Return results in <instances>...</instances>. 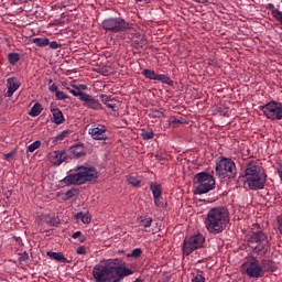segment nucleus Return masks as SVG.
<instances>
[{"mask_svg":"<svg viewBox=\"0 0 282 282\" xmlns=\"http://www.w3.org/2000/svg\"><path fill=\"white\" fill-rule=\"evenodd\" d=\"M131 274H133V270L127 268L120 259L105 264H96L93 268V276L96 282H120L124 276H131Z\"/></svg>","mask_w":282,"mask_h":282,"instance_id":"f257e3e1","label":"nucleus"},{"mask_svg":"<svg viewBox=\"0 0 282 282\" xmlns=\"http://www.w3.org/2000/svg\"><path fill=\"white\" fill-rule=\"evenodd\" d=\"M230 221V214L226 207H214L208 210L205 218V228L212 235H219L224 232Z\"/></svg>","mask_w":282,"mask_h":282,"instance_id":"f03ea898","label":"nucleus"},{"mask_svg":"<svg viewBox=\"0 0 282 282\" xmlns=\"http://www.w3.org/2000/svg\"><path fill=\"white\" fill-rule=\"evenodd\" d=\"M247 246L259 257H265L270 248V240H268V236L263 231H253L247 236Z\"/></svg>","mask_w":282,"mask_h":282,"instance_id":"7ed1b4c3","label":"nucleus"},{"mask_svg":"<svg viewBox=\"0 0 282 282\" xmlns=\"http://www.w3.org/2000/svg\"><path fill=\"white\" fill-rule=\"evenodd\" d=\"M133 24L127 22L122 18H108L101 22L102 30L106 32H111L112 34H118V32H127L131 30Z\"/></svg>","mask_w":282,"mask_h":282,"instance_id":"20e7f679","label":"nucleus"},{"mask_svg":"<svg viewBox=\"0 0 282 282\" xmlns=\"http://www.w3.org/2000/svg\"><path fill=\"white\" fill-rule=\"evenodd\" d=\"M216 175L219 177H237V165L235 161L221 156L216 161Z\"/></svg>","mask_w":282,"mask_h":282,"instance_id":"39448f33","label":"nucleus"},{"mask_svg":"<svg viewBox=\"0 0 282 282\" xmlns=\"http://www.w3.org/2000/svg\"><path fill=\"white\" fill-rule=\"evenodd\" d=\"M260 110L268 120H282V102L269 101L264 106H261Z\"/></svg>","mask_w":282,"mask_h":282,"instance_id":"423d86ee","label":"nucleus"},{"mask_svg":"<svg viewBox=\"0 0 282 282\" xmlns=\"http://www.w3.org/2000/svg\"><path fill=\"white\" fill-rule=\"evenodd\" d=\"M204 241H206V238H204V235L198 234L189 237L188 240H185L183 242V253L188 257L189 254H193L195 250H199V248H204Z\"/></svg>","mask_w":282,"mask_h":282,"instance_id":"0eeeda50","label":"nucleus"},{"mask_svg":"<svg viewBox=\"0 0 282 282\" xmlns=\"http://www.w3.org/2000/svg\"><path fill=\"white\" fill-rule=\"evenodd\" d=\"M197 186L194 188V195H206L215 188V177H198Z\"/></svg>","mask_w":282,"mask_h":282,"instance_id":"6e6552de","label":"nucleus"},{"mask_svg":"<svg viewBox=\"0 0 282 282\" xmlns=\"http://www.w3.org/2000/svg\"><path fill=\"white\" fill-rule=\"evenodd\" d=\"M242 271L246 272L250 279H261V276H263V269L258 260L246 261L242 264Z\"/></svg>","mask_w":282,"mask_h":282,"instance_id":"1a4fd4ad","label":"nucleus"},{"mask_svg":"<svg viewBox=\"0 0 282 282\" xmlns=\"http://www.w3.org/2000/svg\"><path fill=\"white\" fill-rule=\"evenodd\" d=\"M82 102L83 107H86V109H93L94 111L102 110V104L87 93L82 97Z\"/></svg>","mask_w":282,"mask_h":282,"instance_id":"9d476101","label":"nucleus"},{"mask_svg":"<svg viewBox=\"0 0 282 282\" xmlns=\"http://www.w3.org/2000/svg\"><path fill=\"white\" fill-rule=\"evenodd\" d=\"M246 177H263V167L259 162H250L245 170Z\"/></svg>","mask_w":282,"mask_h":282,"instance_id":"9b49d317","label":"nucleus"},{"mask_svg":"<svg viewBox=\"0 0 282 282\" xmlns=\"http://www.w3.org/2000/svg\"><path fill=\"white\" fill-rule=\"evenodd\" d=\"M265 177H247L243 181L245 186L247 185L250 191H261L265 187Z\"/></svg>","mask_w":282,"mask_h":282,"instance_id":"f8f14e48","label":"nucleus"},{"mask_svg":"<svg viewBox=\"0 0 282 282\" xmlns=\"http://www.w3.org/2000/svg\"><path fill=\"white\" fill-rule=\"evenodd\" d=\"M50 162L54 166H61L67 160V152L65 150H56L48 154Z\"/></svg>","mask_w":282,"mask_h":282,"instance_id":"ddd939ff","label":"nucleus"},{"mask_svg":"<svg viewBox=\"0 0 282 282\" xmlns=\"http://www.w3.org/2000/svg\"><path fill=\"white\" fill-rule=\"evenodd\" d=\"M87 182L96 183V177H64L61 181L65 186H72L73 184L80 186L83 184H87Z\"/></svg>","mask_w":282,"mask_h":282,"instance_id":"4468645a","label":"nucleus"},{"mask_svg":"<svg viewBox=\"0 0 282 282\" xmlns=\"http://www.w3.org/2000/svg\"><path fill=\"white\" fill-rule=\"evenodd\" d=\"M88 133L93 140H107V127L105 126L93 127L88 130Z\"/></svg>","mask_w":282,"mask_h":282,"instance_id":"2eb2a0df","label":"nucleus"},{"mask_svg":"<svg viewBox=\"0 0 282 282\" xmlns=\"http://www.w3.org/2000/svg\"><path fill=\"white\" fill-rule=\"evenodd\" d=\"M67 177H98L95 167L80 166L76 174H69Z\"/></svg>","mask_w":282,"mask_h":282,"instance_id":"dca6fc26","label":"nucleus"},{"mask_svg":"<svg viewBox=\"0 0 282 282\" xmlns=\"http://www.w3.org/2000/svg\"><path fill=\"white\" fill-rule=\"evenodd\" d=\"M8 90L6 93L7 98H12L14 91L21 87V84L19 83V79L17 77H11L7 80Z\"/></svg>","mask_w":282,"mask_h":282,"instance_id":"f3484780","label":"nucleus"},{"mask_svg":"<svg viewBox=\"0 0 282 282\" xmlns=\"http://www.w3.org/2000/svg\"><path fill=\"white\" fill-rule=\"evenodd\" d=\"M53 115V122L54 124H63L65 122V116H63V111L58 108L51 109Z\"/></svg>","mask_w":282,"mask_h":282,"instance_id":"a211bd4d","label":"nucleus"},{"mask_svg":"<svg viewBox=\"0 0 282 282\" xmlns=\"http://www.w3.org/2000/svg\"><path fill=\"white\" fill-rule=\"evenodd\" d=\"M69 153L74 155V158H83L85 156V147L83 144H75L69 148Z\"/></svg>","mask_w":282,"mask_h":282,"instance_id":"6ab92c4d","label":"nucleus"},{"mask_svg":"<svg viewBox=\"0 0 282 282\" xmlns=\"http://www.w3.org/2000/svg\"><path fill=\"white\" fill-rule=\"evenodd\" d=\"M261 269L263 270V274H265V272H275L276 263L272 260H263Z\"/></svg>","mask_w":282,"mask_h":282,"instance_id":"aec40b11","label":"nucleus"},{"mask_svg":"<svg viewBox=\"0 0 282 282\" xmlns=\"http://www.w3.org/2000/svg\"><path fill=\"white\" fill-rule=\"evenodd\" d=\"M47 257L54 259L55 261H59V263H67V258H65L62 252L47 251Z\"/></svg>","mask_w":282,"mask_h":282,"instance_id":"412c9836","label":"nucleus"},{"mask_svg":"<svg viewBox=\"0 0 282 282\" xmlns=\"http://www.w3.org/2000/svg\"><path fill=\"white\" fill-rule=\"evenodd\" d=\"M31 42L34 43L36 47H47V45H50V39L47 37H34Z\"/></svg>","mask_w":282,"mask_h":282,"instance_id":"4be33fe9","label":"nucleus"},{"mask_svg":"<svg viewBox=\"0 0 282 282\" xmlns=\"http://www.w3.org/2000/svg\"><path fill=\"white\" fill-rule=\"evenodd\" d=\"M150 191H152L153 197H162V185L158 183L150 184Z\"/></svg>","mask_w":282,"mask_h":282,"instance_id":"5701e85b","label":"nucleus"},{"mask_svg":"<svg viewBox=\"0 0 282 282\" xmlns=\"http://www.w3.org/2000/svg\"><path fill=\"white\" fill-rule=\"evenodd\" d=\"M80 195V191L78 188H70L65 193V197H63V202H68V199H74V197H78Z\"/></svg>","mask_w":282,"mask_h":282,"instance_id":"b1692460","label":"nucleus"},{"mask_svg":"<svg viewBox=\"0 0 282 282\" xmlns=\"http://www.w3.org/2000/svg\"><path fill=\"white\" fill-rule=\"evenodd\" d=\"M142 76H145L149 80H158V73L153 69L145 68L141 72Z\"/></svg>","mask_w":282,"mask_h":282,"instance_id":"393cba45","label":"nucleus"},{"mask_svg":"<svg viewBox=\"0 0 282 282\" xmlns=\"http://www.w3.org/2000/svg\"><path fill=\"white\" fill-rule=\"evenodd\" d=\"M41 111H43V106L41 104L36 102L31 108L30 116L32 118H36L37 116H41Z\"/></svg>","mask_w":282,"mask_h":282,"instance_id":"a878e982","label":"nucleus"},{"mask_svg":"<svg viewBox=\"0 0 282 282\" xmlns=\"http://www.w3.org/2000/svg\"><path fill=\"white\" fill-rule=\"evenodd\" d=\"M153 224V219L151 217H140L139 218V226L142 228H151Z\"/></svg>","mask_w":282,"mask_h":282,"instance_id":"bb28decb","label":"nucleus"},{"mask_svg":"<svg viewBox=\"0 0 282 282\" xmlns=\"http://www.w3.org/2000/svg\"><path fill=\"white\" fill-rule=\"evenodd\" d=\"M8 61L10 65H17L21 61V55L19 53H9Z\"/></svg>","mask_w":282,"mask_h":282,"instance_id":"cd10ccee","label":"nucleus"},{"mask_svg":"<svg viewBox=\"0 0 282 282\" xmlns=\"http://www.w3.org/2000/svg\"><path fill=\"white\" fill-rule=\"evenodd\" d=\"M156 80H159V83H163L164 85H170V87L173 85V79L166 75L159 74L156 76Z\"/></svg>","mask_w":282,"mask_h":282,"instance_id":"c85d7f7f","label":"nucleus"},{"mask_svg":"<svg viewBox=\"0 0 282 282\" xmlns=\"http://www.w3.org/2000/svg\"><path fill=\"white\" fill-rule=\"evenodd\" d=\"M36 149H41V141H34L33 143H31L29 147H28V149H26V151L29 152V153H34V151H36Z\"/></svg>","mask_w":282,"mask_h":282,"instance_id":"c756f323","label":"nucleus"},{"mask_svg":"<svg viewBox=\"0 0 282 282\" xmlns=\"http://www.w3.org/2000/svg\"><path fill=\"white\" fill-rule=\"evenodd\" d=\"M72 238L73 239H79L80 243H85V241H87V237H85L82 231L74 232Z\"/></svg>","mask_w":282,"mask_h":282,"instance_id":"7c9ffc66","label":"nucleus"},{"mask_svg":"<svg viewBox=\"0 0 282 282\" xmlns=\"http://www.w3.org/2000/svg\"><path fill=\"white\" fill-rule=\"evenodd\" d=\"M106 107H108V109H111V111H116V109H118V100H116V98H112L106 104Z\"/></svg>","mask_w":282,"mask_h":282,"instance_id":"2f4dec72","label":"nucleus"},{"mask_svg":"<svg viewBox=\"0 0 282 282\" xmlns=\"http://www.w3.org/2000/svg\"><path fill=\"white\" fill-rule=\"evenodd\" d=\"M127 183L130 184V186H140L142 184V181L138 180V177H128Z\"/></svg>","mask_w":282,"mask_h":282,"instance_id":"473e14b6","label":"nucleus"},{"mask_svg":"<svg viewBox=\"0 0 282 282\" xmlns=\"http://www.w3.org/2000/svg\"><path fill=\"white\" fill-rule=\"evenodd\" d=\"M272 17H273L274 19H276V20L279 21V23H281V25H282V11H281V10H279V9H273V10H272Z\"/></svg>","mask_w":282,"mask_h":282,"instance_id":"72a5a7b5","label":"nucleus"},{"mask_svg":"<svg viewBox=\"0 0 282 282\" xmlns=\"http://www.w3.org/2000/svg\"><path fill=\"white\" fill-rule=\"evenodd\" d=\"M143 140H153V138H155V132H153V130L150 131H145L141 133Z\"/></svg>","mask_w":282,"mask_h":282,"instance_id":"f704fd0d","label":"nucleus"},{"mask_svg":"<svg viewBox=\"0 0 282 282\" xmlns=\"http://www.w3.org/2000/svg\"><path fill=\"white\" fill-rule=\"evenodd\" d=\"M3 158L7 162H12V160H14V158H17V150H13L7 154H3Z\"/></svg>","mask_w":282,"mask_h":282,"instance_id":"c9c22d12","label":"nucleus"},{"mask_svg":"<svg viewBox=\"0 0 282 282\" xmlns=\"http://www.w3.org/2000/svg\"><path fill=\"white\" fill-rule=\"evenodd\" d=\"M141 256H142L141 248L133 249L132 252L130 254H128V257H132L133 259H138Z\"/></svg>","mask_w":282,"mask_h":282,"instance_id":"e433bc0d","label":"nucleus"},{"mask_svg":"<svg viewBox=\"0 0 282 282\" xmlns=\"http://www.w3.org/2000/svg\"><path fill=\"white\" fill-rule=\"evenodd\" d=\"M99 74H101V76H109L111 74V67L104 66L99 68Z\"/></svg>","mask_w":282,"mask_h":282,"instance_id":"4c0bfd02","label":"nucleus"},{"mask_svg":"<svg viewBox=\"0 0 282 282\" xmlns=\"http://www.w3.org/2000/svg\"><path fill=\"white\" fill-rule=\"evenodd\" d=\"M55 97H56L57 100H67V98H69L68 95L64 94V93L61 91V90H57V91L55 93Z\"/></svg>","mask_w":282,"mask_h":282,"instance_id":"58836bf2","label":"nucleus"},{"mask_svg":"<svg viewBox=\"0 0 282 282\" xmlns=\"http://www.w3.org/2000/svg\"><path fill=\"white\" fill-rule=\"evenodd\" d=\"M70 94H73L76 98H79V100H83V97L85 96V91H80V90H69Z\"/></svg>","mask_w":282,"mask_h":282,"instance_id":"ea45409f","label":"nucleus"},{"mask_svg":"<svg viewBox=\"0 0 282 282\" xmlns=\"http://www.w3.org/2000/svg\"><path fill=\"white\" fill-rule=\"evenodd\" d=\"M161 199L162 197H154L155 206H158V208H166V205Z\"/></svg>","mask_w":282,"mask_h":282,"instance_id":"a19ab883","label":"nucleus"},{"mask_svg":"<svg viewBox=\"0 0 282 282\" xmlns=\"http://www.w3.org/2000/svg\"><path fill=\"white\" fill-rule=\"evenodd\" d=\"M170 124H171L172 127H175L176 124H184V121H182V119H177V118H175V117H172V118L170 119Z\"/></svg>","mask_w":282,"mask_h":282,"instance_id":"79ce46f5","label":"nucleus"},{"mask_svg":"<svg viewBox=\"0 0 282 282\" xmlns=\"http://www.w3.org/2000/svg\"><path fill=\"white\" fill-rule=\"evenodd\" d=\"M151 118H164V112L160 111V110H153L150 113Z\"/></svg>","mask_w":282,"mask_h":282,"instance_id":"37998d69","label":"nucleus"},{"mask_svg":"<svg viewBox=\"0 0 282 282\" xmlns=\"http://www.w3.org/2000/svg\"><path fill=\"white\" fill-rule=\"evenodd\" d=\"M82 223L83 224H91V215H89V213H84V216L82 218Z\"/></svg>","mask_w":282,"mask_h":282,"instance_id":"c03bdc74","label":"nucleus"},{"mask_svg":"<svg viewBox=\"0 0 282 282\" xmlns=\"http://www.w3.org/2000/svg\"><path fill=\"white\" fill-rule=\"evenodd\" d=\"M192 282H206V278L202 274H196L193 279Z\"/></svg>","mask_w":282,"mask_h":282,"instance_id":"a18cd8bd","label":"nucleus"},{"mask_svg":"<svg viewBox=\"0 0 282 282\" xmlns=\"http://www.w3.org/2000/svg\"><path fill=\"white\" fill-rule=\"evenodd\" d=\"M48 46L51 50H58L62 45L58 44V42L53 41V42H48Z\"/></svg>","mask_w":282,"mask_h":282,"instance_id":"49530a36","label":"nucleus"},{"mask_svg":"<svg viewBox=\"0 0 282 282\" xmlns=\"http://www.w3.org/2000/svg\"><path fill=\"white\" fill-rule=\"evenodd\" d=\"M100 98H101V102L104 105H107L109 102V100H111V96H107V95H100Z\"/></svg>","mask_w":282,"mask_h":282,"instance_id":"de8ad7c7","label":"nucleus"},{"mask_svg":"<svg viewBox=\"0 0 282 282\" xmlns=\"http://www.w3.org/2000/svg\"><path fill=\"white\" fill-rule=\"evenodd\" d=\"M194 177H213V175L207 172H200L194 175Z\"/></svg>","mask_w":282,"mask_h":282,"instance_id":"09e8293b","label":"nucleus"},{"mask_svg":"<svg viewBox=\"0 0 282 282\" xmlns=\"http://www.w3.org/2000/svg\"><path fill=\"white\" fill-rule=\"evenodd\" d=\"M76 252L77 254H87V249L84 246H79Z\"/></svg>","mask_w":282,"mask_h":282,"instance_id":"8fccbe9b","label":"nucleus"},{"mask_svg":"<svg viewBox=\"0 0 282 282\" xmlns=\"http://www.w3.org/2000/svg\"><path fill=\"white\" fill-rule=\"evenodd\" d=\"M48 90L52 91L53 94H56V93L58 91V85L52 84V85L48 87Z\"/></svg>","mask_w":282,"mask_h":282,"instance_id":"3c124183","label":"nucleus"},{"mask_svg":"<svg viewBox=\"0 0 282 282\" xmlns=\"http://www.w3.org/2000/svg\"><path fill=\"white\" fill-rule=\"evenodd\" d=\"M68 131H63L61 134L56 137V140H65L67 138Z\"/></svg>","mask_w":282,"mask_h":282,"instance_id":"603ef678","label":"nucleus"},{"mask_svg":"<svg viewBox=\"0 0 282 282\" xmlns=\"http://www.w3.org/2000/svg\"><path fill=\"white\" fill-rule=\"evenodd\" d=\"M28 259H30V256L28 254V252H24L19 258V261H28Z\"/></svg>","mask_w":282,"mask_h":282,"instance_id":"864d4df0","label":"nucleus"},{"mask_svg":"<svg viewBox=\"0 0 282 282\" xmlns=\"http://www.w3.org/2000/svg\"><path fill=\"white\" fill-rule=\"evenodd\" d=\"M85 216V213H83V212H79V213H77V214H75L74 215V217L76 218V219H80V221H83V217Z\"/></svg>","mask_w":282,"mask_h":282,"instance_id":"5fc2aeb1","label":"nucleus"},{"mask_svg":"<svg viewBox=\"0 0 282 282\" xmlns=\"http://www.w3.org/2000/svg\"><path fill=\"white\" fill-rule=\"evenodd\" d=\"M278 175L279 177H282V164L278 167Z\"/></svg>","mask_w":282,"mask_h":282,"instance_id":"6e6d98bb","label":"nucleus"},{"mask_svg":"<svg viewBox=\"0 0 282 282\" xmlns=\"http://www.w3.org/2000/svg\"><path fill=\"white\" fill-rule=\"evenodd\" d=\"M52 83H54V80L48 79V85H50V86L53 85Z\"/></svg>","mask_w":282,"mask_h":282,"instance_id":"4d7b16f0","label":"nucleus"},{"mask_svg":"<svg viewBox=\"0 0 282 282\" xmlns=\"http://www.w3.org/2000/svg\"><path fill=\"white\" fill-rule=\"evenodd\" d=\"M137 3H141V1H144V0H134Z\"/></svg>","mask_w":282,"mask_h":282,"instance_id":"13d9d810","label":"nucleus"},{"mask_svg":"<svg viewBox=\"0 0 282 282\" xmlns=\"http://www.w3.org/2000/svg\"><path fill=\"white\" fill-rule=\"evenodd\" d=\"M158 160H164V158H160L159 155H156Z\"/></svg>","mask_w":282,"mask_h":282,"instance_id":"bf43d9fd","label":"nucleus"},{"mask_svg":"<svg viewBox=\"0 0 282 282\" xmlns=\"http://www.w3.org/2000/svg\"><path fill=\"white\" fill-rule=\"evenodd\" d=\"M208 64H209V65H213V61L209 59Z\"/></svg>","mask_w":282,"mask_h":282,"instance_id":"052dcab7","label":"nucleus"},{"mask_svg":"<svg viewBox=\"0 0 282 282\" xmlns=\"http://www.w3.org/2000/svg\"><path fill=\"white\" fill-rule=\"evenodd\" d=\"M82 89H87V86H82Z\"/></svg>","mask_w":282,"mask_h":282,"instance_id":"680f3d73","label":"nucleus"},{"mask_svg":"<svg viewBox=\"0 0 282 282\" xmlns=\"http://www.w3.org/2000/svg\"><path fill=\"white\" fill-rule=\"evenodd\" d=\"M53 220L51 219L50 224H52V226H54V223H52Z\"/></svg>","mask_w":282,"mask_h":282,"instance_id":"e2e57ef3","label":"nucleus"},{"mask_svg":"<svg viewBox=\"0 0 282 282\" xmlns=\"http://www.w3.org/2000/svg\"><path fill=\"white\" fill-rule=\"evenodd\" d=\"M271 8H274V4H269Z\"/></svg>","mask_w":282,"mask_h":282,"instance_id":"0e129e2a","label":"nucleus"},{"mask_svg":"<svg viewBox=\"0 0 282 282\" xmlns=\"http://www.w3.org/2000/svg\"><path fill=\"white\" fill-rule=\"evenodd\" d=\"M263 176L267 177L265 173L263 172Z\"/></svg>","mask_w":282,"mask_h":282,"instance_id":"69168bd1","label":"nucleus"}]
</instances>
